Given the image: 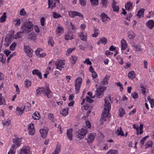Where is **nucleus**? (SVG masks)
Segmentation results:
<instances>
[{"label":"nucleus","instance_id":"09e8293b","mask_svg":"<svg viewBox=\"0 0 154 154\" xmlns=\"http://www.w3.org/2000/svg\"><path fill=\"white\" fill-rule=\"evenodd\" d=\"M119 115L121 117H122L125 113L124 110L122 108H121L119 110Z\"/></svg>","mask_w":154,"mask_h":154},{"label":"nucleus","instance_id":"6e6552de","mask_svg":"<svg viewBox=\"0 0 154 154\" xmlns=\"http://www.w3.org/2000/svg\"><path fill=\"white\" fill-rule=\"evenodd\" d=\"M19 154H31L28 146H23L20 151Z\"/></svg>","mask_w":154,"mask_h":154},{"label":"nucleus","instance_id":"cd10ccee","mask_svg":"<svg viewBox=\"0 0 154 154\" xmlns=\"http://www.w3.org/2000/svg\"><path fill=\"white\" fill-rule=\"evenodd\" d=\"M14 145H12L11 147L9 149V151L8 152V154H15L16 152V149L14 148Z\"/></svg>","mask_w":154,"mask_h":154},{"label":"nucleus","instance_id":"0eeeda50","mask_svg":"<svg viewBox=\"0 0 154 154\" xmlns=\"http://www.w3.org/2000/svg\"><path fill=\"white\" fill-rule=\"evenodd\" d=\"M55 64L56 66V68L60 71H61L65 67V64L64 61L60 60L57 61L56 63Z\"/></svg>","mask_w":154,"mask_h":154},{"label":"nucleus","instance_id":"f257e3e1","mask_svg":"<svg viewBox=\"0 0 154 154\" xmlns=\"http://www.w3.org/2000/svg\"><path fill=\"white\" fill-rule=\"evenodd\" d=\"M36 96H40L41 94L44 93V94L45 96H47L48 98H51L52 97V93L48 87L39 88L36 90Z\"/></svg>","mask_w":154,"mask_h":154},{"label":"nucleus","instance_id":"f8f14e48","mask_svg":"<svg viewBox=\"0 0 154 154\" xmlns=\"http://www.w3.org/2000/svg\"><path fill=\"white\" fill-rule=\"evenodd\" d=\"M96 134L94 133H91L87 136L86 140L88 143H92L94 140Z\"/></svg>","mask_w":154,"mask_h":154},{"label":"nucleus","instance_id":"bb28decb","mask_svg":"<svg viewBox=\"0 0 154 154\" xmlns=\"http://www.w3.org/2000/svg\"><path fill=\"white\" fill-rule=\"evenodd\" d=\"M6 13L5 12L3 13L2 14V15L0 18V22L1 23H3L5 22L6 20Z\"/></svg>","mask_w":154,"mask_h":154},{"label":"nucleus","instance_id":"13d9d810","mask_svg":"<svg viewBox=\"0 0 154 154\" xmlns=\"http://www.w3.org/2000/svg\"><path fill=\"white\" fill-rule=\"evenodd\" d=\"M149 137V136L147 135L144 137L142 139H141L140 141V143L142 145V146H143L144 142L145 141L146 139Z\"/></svg>","mask_w":154,"mask_h":154},{"label":"nucleus","instance_id":"603ef678","mask_svg":"<svg viewBox=\"0 0 154 154\" xmlns=\"http://www.w3.org/2000/svg\"><path fill=\"white\" fill-rule=\"evenodd\" d=\"M17 46V44L14 42L10 46V50L11 51H13L15 50V48Z\"/></svg>","mask_w":154,"mask_h":154},{"label":"nucleus","instance_id":"a211bd4d","mask_svg":"<svg viewBox=\"0 0 154 154\" xmlns=\"http://www.w3.org/2000/svg\"><path fill=\"white\" fill-rule=\"evenodd\" d=\"M48 129H41L40 130V133L41 134L42 137L43 138H45L47 135Z\"/></svg>","mask_w":154,"mask_h":154},{"label":"nucleus","instance_id":"5701e85b","mask_svg":"<svg viewBox=\"0 0 154 154\" xmlns=\"http://www.w3.org/2000/svg\"><path fill=\"white\" fill-rule=\"evenodd\" d=\"M116 2L115 0H113V2L112 5V7L114 11L119 12V7L118 6H116Z\"/></svg>","mask_w":154,"mask_h":154},{"label":"nucleus","instance_id":"393cba45","mask_svg":"<svg viewBox=\"0 0 154 154\" xmlns=\"http://www.w3.org/2000/svg\"><path fill=\"white\" fill-rule=\"evenodd\" d=\"M13 23L16 26H19L21 24L20 20L19 18H16L13 20Z\"/></svg>","mask_w":154,"mask_h":154},{"label":"nucleus","instance_id":"7c9ffc66","mask_svg":"<svg viewBox=\"0 0 154 154\" xmlns=\"http://www.w3.org/2000/svg\"><path fill=\"white\" fill-rule=\"evenodd\" d=\"M128 77L131 79H133L135 78L136 75L134 71H132L129 72L128 74Z\"/></svg>","mask_w":154,"mask_h":154},{"label":"nucleus","instance_id":"79ce46f5","mask_svg":"<svg viewBox=\"0 0 154 154\" xmlns=\"http://www.w3.org/2000/svg\"><path fill=\"white\" fill-rule=\"evenodd\" d=\"M69 14L70 17H73L77 15V13L76 11H69Z\"/></svg>","mask_w":154,"mask_h":154},{"label":"nucleus","instance_id":"412c9836","mask_svg":"<svg viewBox=\"0 0 154 154\" xmlns=\"http://www.w3.org/2000/svg\"><path fill=\"white\" fill-rule=\"evenodd\" d=\"M32 74L38 76L40 79L42 78V75L40 72L37 69H35L32 71Z\"/></svg>","mask_w":154,"mask_h":154},{"label":"nucleus","instance_id":"a878e982","mask_svg":"<svg viewBox=\"0 0 154 154\" xmlns=\"http://www.w3.org/2000/svg\"><path fill=\"white\" fill-rule=\"evenodd\" d=\"M14 30H11L9 31L7 34L5 38H11L14 37Z\"/></svg>","mask_w":154,"mask_h":154},{"label":"nucleus","instance_id":"6ab92c4d","mask_svg":"<svg viewBox=\"0 0 154 154\" xmlns=\"http://www.w3.org/2000/svg\"><path fill=\"white\" fill-rule=\"evenodd\" d=\"M133 7V3L130 1L127 2L125 4V8L127 10H131Z\"/></svg>","mask_w":154,"mask_h":154},{"label":"nucleus","instance_id":"ddd939ff","mask_svg":"<svg viewBox=\"0 0 154 154\" xmlns=\"http://www.w3.org/2000/svg\"><path fill=\"white\" fill-rule=\"evenodd\" d=\"M25 107L22 108L18 106L16 108V113L18 116H20L23 113Z\"/></svg>","mask_w":154,"mask_h":154},{"label":"nucleus","instance_id":"473e14b6","mask_svg":"<svg viewBox=\"0 0 154 154\" xmlns=\"http://www.w3.org/2000/svg\"><path fill=\"white\" fill-rule=\"evenodd\" d=\"M144 11V9H140L138 11L136 16H139V18H140L141 16L143 17V16Z\"/></svg>","mask_w":154,"mask_h":154},{"label":"nucleus","instance_id":"bf43d9fd","mask_svg":"<svg viewBox=\"0 0 154 154\" xmlns=\"http://www.w3.org/2000/svg\"><path fill=\"white\" fill-rule=\"evenodd\" d=\"M131 95L132 96L133 98L134 99L137 98L138 97V93L136 92H135L133 93H132L131 94Z\"/></svg>","mask_w":154,"mask_h":154},{"label":"nucleus","instance_id":"dca6fc26","mask_svg":"<svg viewBox=\"0 0 154 154\" xmlns=\"http://www.w3.org/2000/svg\"><path fill=\"white\" fill-rule=\"evenodd\" d=\"M11 42V39H2V44L6 47L8 46Z\"/></svg>","mask_w":154,"mask_h":154},{"label":"nucleus","instance_id":"8fccbe9b","mask_svg":"<svg viewBox=\"0 0 154 154\" xmlns=\"http://www.w3.org/2000/svg\"><path fill=\"white\" fill-rule=\"evenodd\" d=\"M92 5L94 6L97 5L98 4V0H90Z\"/></svg>","mask_w":154,"mask_h":154},{"label":"nucleus","instance_id":"2eb2a0df","mask_svg":"<svg viewBox=\"0 0 154 154\" xmlns=\"http://www.w3.org/2000/svg\"><path fill=\"white\" fill-rule=\"evenodd\" d=\"M121 47L122 50H124L127 48V43L124 39H122L121 41Z\"/></svg>","mask_w":154,"mask_h":154},{"label":"nucleus","instance_id":"052dcab7","mask_svg":"<svg viewBox=\"0 0 154 154\" xmlns=\"http://www.w3.org/2000/svg\"><path fill=\"white\" fill-rule=\"evenodd\" d=\"M85 100L87 102H89V103H92L94 101V100H93L91 99L88 96H86Z\"/></svg>","mask_w":154,"mask_h":154},{"label":"nucleus","instance_id":"4d7b16f0","mask_svg":"<svg viewBox=\"0 0 154 154\" xmlns=\"http://www.w3.org/2000/svg\"><path fill=\"white\" fill-rule=\"evenodd\" d=\"M106 154H118V152L115 150H110Z\"/></svg>","mask_w":154,"mask_h":154},{"label":"nucleus","instance_id":"c85d7f7f","mask_svg":"<svg viewBox=\"0 0 154 154\" xmlns=\"http://www.w3.org/2000/svg\"><path fill=\"white\" fill-rule=\"evenodd\" d=\"M116 133L118 135H121L122 136H124L123 132L122 131V128L121 127L118 128L116 131Z\"/></svg>","mask_w":154,"mask_h":154},{"label":"nucleus","instance_id":"e433bc0d","mask_svg":"<svg viewBox=\"0 0 154 154\" xmlns=\"http://www.w3.org/2000/svg\"><path fill=\"white\" fill-rule=\"evenodd\" d=\"M22 32H18L14 36V38H21L23 37V34Z\"/></svg>","mask_w":154,"mask_h":154},{"label":"nucleus","instance_id":"774afa93","mask_svg":"<svg viewBox=\"0 0 154 154\" xmlns=\"http://www.w3.org/2000/svg\"><path fill=\"white\" fill-rule=\"evenodd\" d=\"M84 63H86L87 65H91L92 63L91 61L89 60V58L86 59V60L84 61Z\"/></svg>","mask_w":154,"mask_h":154},{"label":"nucleus","instance_id":"de8ad7c7","mask_svg":"<svg viewBox=\"0 0 154 154\" xmlns=\"http://www.w3.org/2000/svg\"><path fill=\"white\" fill-rule=\"evenodd\" d=\"M48 117L49 119L53 122H55V119L54 118L53 114L52 113H49L48 115Z\"/></svg>","mask_w":154,"mask_h":154},{"label":"nucleus","instance_id":"f704fd0d","mask_svg":"<svg viewBox=\"0 0 154 154\" xmlns=\"http://www.w3.org/2000/svg\"><path fill=\"white\" fill-rule=\"evenodd\" d=\"M32 117L34 119H39L40 116V114L38 112H35L33 114Z\"/></svg>","mask_w":154,"mask_h":154},{"label":"nucleus","instance_id":"a18cd8bd","mask_svg":"<svg viewBox=\"0 0 154 154\" xmlns=\"http://www.w3.org/2000/svg\"><path fill=\"white\" fill-rule=\"evenodd\" d=\"M60 146H57L54 151L51 154H58L60 151Z\"/></svg>","mask_w":154,"mask_h":154},{"label":"nucleus","instance_id":"1a4fd4ad","mask_svg":"<svg viewBox=\"0 0 154 154\" xmlns=\"http://www.w3.org/2000/svg\"><path fill=\"white\" fill-rule=\"evenodd\" d=\"M110 110H104L102 112V114L101 116L102 121L103 120L106 121L107 119H108L110 117L109 114V112Z\"/></svg>","mask_w":154,"mask_h":154},{"label":"nucleus","instance_id":"3c124183","mask_svg":"<svg viewBox=\"0 0 154 154\" xmlns=\"http://www.w3.org/2000/svg\"><path fill=\"white\" fill-rule=\"evenodd\" d=\"M25 85L26 88H28L31 85V83L30 81L28 80H26L25 81Z\"/></svg>","mask_w":154,"mask_h":154},{"label":"nucleus","instance_id":"4468645a","mask_svg":"<svg viewBox=\"0 0 154 154\" xmlns=\"http://www.w3.org/2000/svg\"><path fill=\"white\" fill-rule=\"evenodd\" d=\"M13 143H14V144H13L12 145H14V148H16L19 146L20 145V140L19 138H16L15 139H13Z\"/></svg>","mask_w":154,"mask_h":154},{"label":"nucleus","instance_id":"e2e57ef3","mask_svg":"<svg viewBox=\"0 0 154 154\" xmlns=\"http://www.w3.org/2000/svg\"><path fill=\"white\" fill-rule=\"evenodd\" d=\"M73 38L71 33H68L66 35L65 38Z\"/></svg>","mask_w":154,"mask_h":154},{"label":"nucleus","instance_id":"6e6d98bb","mask_svg":"<svg viewBox=\"0 0 154 154\" xmlns=\"http://www.w3.org/2000/svg\"><path fill=\"white\" fill-rule=\"evenodd\" d=\"M116 84L118 86L120 87V90L122 91L123 90V88L122 87V84L120 82H116Z\"/></svg>","mask_w":154,"mask_h":154},{"label":"nucleus","instance_id":"c03bdc74","mask_svg":"<svg viewBox=\"0 0 154 154\" xmlns=\"http://www.w3.org/2000/svg\"><path fill=\"white\" fill-rule=\"evenodd\" d=\"M132 46L134 47V48L135 49V51H142V48H141L140 46V45H132Z\"/></svg>","mask_w":154,"mask_h":154},{"label":"nucleus","instance_id":"58836bf2","mask_svg":"<svg viewBox=\"0 0 154 154\" xmlns=\"http://www.w3.org/2000/svg\"><path fill=\"white\" fill-rule=\"evenodd\" d=\"M64 29L61 26H58L57 29V33L62 34L63 33Z\"/></svg>","mask_w":154,"mask_h":154},{"label":"nucleus","instance_id":"37998d69","mask_svg":"<svg viewBox=\"0 0 154 154\" xmlns=\"http://www.w3.org/2000/svg\"><path fill=\"white\" fill-rule=\"evenodd\" d=\"M25 107V109L27 111H30L31 109V106L30 103H27L26 104V106H24Z\"/></svg>","mask_w":154,"mask_h":154},{"label":"nucleus","instance_id":"72a5a7b5","mask_svg":"<svg viewBox=\"0 0 154 154\" xmlns=\"http://www.w3.org/2000/svg\"><path fill=\"white\" fill-rule=\"evenodd\" d=\"M82 82V79L81 77L78 78V92L79 91L80 88V87Z\"/></svg>","mask_w":154,"mask_h":154},{"label":"nucleus","instance_id":"39448f33","mask_svg":"<svg viewBox=\"0 0 154 154\" xmlns=\"http://www.w3.org/2000/svg\"><path fill=\"white\" fill-rule=\"evenodd\" d=\"M109 99L111 100V96H109L108 97H106L104 100V106L105 107L104 108V110H110L111 109V104L109 102Z\"/></svg>","mask_w":154,"mask_h":154},{"label":"nucleus","instance_id":"9b49d317","mask_svg":"<svg viewBox=\"0 0 154 154\" xmlns=\"http://www.w3.org/2000/svg\"><path fill=\"white\" fill-rule=\"evenodd\" d=\"M35 129L34 126V124L32 123L30 124L29 125L28 132L30 135H33L35 133Z\"/></svg>","mask_w":154,"mask_h":154},{"label":"nucleus","instance_id":"49530a36","mask_svg":"<svg viewBox=\"0 0 154 154\" xmlns=\"http://www.w3.org/2000/svg\"><path fill=\"white\" fill-rule=\"evenodd\" d=\"M135 34L132 31L128 32V37L129 38H133L135 37Z\"/></svg>","mask_w":154,"mask_h":154},{"label":"nucleus","instance_id":"0e129e2a","mask_svg":"<svg viewBox=\"0 0 154 154\" xmlns=\"http://www.w3.org/2000/svg\"><path fill=\"white\" fill-rule=\"evenodd\" d=\"M20 14L21 16H24L26 14V12L24 9H22L20 11Z\"/></svg>","mask_w":154,"mask_h":154},{"label":"nucleus","instance_id":"7ed1b4c3","mask_svg":"<svg viewBox=\"0 0 154 154\" xmlns=\"http://www.w3.org/2000/svg\"><path fill=\"white\" fill-rule=\"evenodd\" d=\"M87 128L86 127H84L79 130L78 134V139L81 140L83 139L88 131Z\"/></svg>","mask_w":154,"mask_h":154},{"label":"nucleus","instance_id":"20e7f679","mask_svg":"<svg viewBox=\"0 0 154 154\" xmlns=\"http://www.w3.org/2000/svg\"><path fill=\"white\" fill-rule=\"evenodd\" d=\"M23 50L27 55L29 57H31L33 55V51L29 46H27L24 44Z\"/></svg>","mask_w":154,"mask_h":154},{"label":"nucleus","instance_id":"423d86ee","mask_svg":"<svg viewBox=\"0 0 154 154\" xmlns=\"http://www.w3.org/2000/svg\"><path fill=\"white\" fill-rule=\"evenodd\" d=\"M96 88L97 90L95 92L96 95L97 97H99L102 95H103V92L106 89V88L100 86L99 88Z\"/></svg>","mask_w":154,"mask_h":154},{"label":"nucleus","instance_id":"b1692460","mask_svg":"<svg viewBox=\"0 0 154 154\" xmlns=\"http://www.w3.org/2000/svg\"><path fill=\"white\" fill-rule=\"evenodd\" d=\"M110 77L109 75H106L102 81V84L103 85H107L108 83V80Z\"/></svg>","mask_w":154,"mask_h":154},{"label":"nucleus","instance_id":"a19ab883","mask_svg":"<svg viewBox=\"0 0 154 154\" xmlns=\"http://www.w3.org/2000/svg\"><path fill=\"white\" fill-rule=\"evenodd\" d=\"M77 58L75 56H72L71 58H70V61L71 63L72 64H74L76 62Z\"/></svg>","mask_w":154,"mask_h":154},{"label":"nucleus","instance_id":"5fc2aeb1","mask_svg":"<svg viewBox=\"0 0 154 154\" xmlns=\"http://www.w3.org/2000/svg\"><path fill=\"white\" fill-rule=\"evenodd\" d=\"M53 17L54 18H57L61 17V16L59 14H57L56 12L53 13Z\"/></svg>","mask_w":154,"mask_h":154},{"label":"nucleus","instance_id":"9d476101","mask_svg":"<svg viewBox=\"0 0 154 154\" xmlns=\"http://www.w3.org/2000/svg\"><path fill=\"white\" fill-rule=\"evenodd\" d=\"M100 17L101 18L102 21L105 23H106L110 20V18L105 14L104 13H102L100 15Z\"/></svg>","mask_w":154,"mask_h":154},{"label":"nucleus","instance_id":"c9c22d12","mask_svg":"<svg viewBox=\"0 0 154 154\" xmlns=\"http://www.w3.org/2000/svg\"><path fill=\"white\" fill-rule=\"evenodd\" d=\"M153 143V142L151 140H149L145 144L146 147L145 148L147 149L149 147H152Z\"/></svg>","mask_w":154,"mask_h":154},{"label":"nucleus","instance_id":"4be33fe9","mask_svg":"<svg viewBox=\"0 0 154 154\" xmlns=\"http://www.w3.org/2000/svg\"><path fill=\"white\" fill-rule=\"evenodd\" d=\"M72 129H69L67 130L66 135L68 139L70 140H72Z\"/></svg>","mask_w":154,"mask_h":154},{"label":"nucleus","instance_id":"f3484780","mask_svg":"<svg viewBox=\"0 0 154 154\" xmlns=\"http://www.w3.org/2000/svg\"><path fill=\"white\" fill-rule=\"evenodd\" d=\"M147 26L150 29H152L154 26V22L153 20H149L146 23Z\"/></svg>","mask_w":154,"mask_h":154},{"label":"nucleus","instance_id":"338daca9","mask_svg":"<svg viewBox=\"0 0 154 154\" xmlns=\"http://www.w3.org/2000/svg\"><path fill=\"white\" fill-rule=\"evenodd\" d=\"M143 125L142 124H141L140 126L139 127V129L140 130V131L139 133V134H142L143 133Z\"/></svg>","mask_w":154,"mask_h":154},{"label":"nucleus","instance_id":"c756f323","mask_svg":"<svg viewBox=\"0 0 154 154\" xmlns=\"http://www.w3.org/2000/svg\"><path fill=\"white\" fill-rule=\"evenodd\" d=\"M6 102L4 97L2 96V93L0 94V106L3 105H5Z\"/></svg>","mask_w":154,"mask_h":154},{"label":"nucleus","instance_id":"aec40b11","mask_svg":"<svg viewBox=\"0 0 154 154\" xmlns=\"http://www.w3.org/2000/svg\"><path fill=\"white\" fill-rule=\"evenodd\" d=\"M69 108L62 109L60 111V113L63 116H66L68 114Z\"/></svg>","mask_w":154,"mask_h":154},{"label":"nucleus","instance_id":"2f4dec72","mask_svg":"<svg viewBox=\"0 0 154 154\" xmlns=\"http://www.w3.org/2000/svg\"><path fill=\"white\" fill-rule=\"evenodd\" d=\"M6 57L3 53L0 54V62L4 63L6 61Z\"/></svg>","mask_w":154,"mask_h":154},{"label":"nucleus","instance_id":"680f3d73","mask_svg":"<svg viewBox=\"0 0 154 154\" xmlns=\"http://www.w3.org/2000/svg\"><path fill=\"white\" fill-rule=\"evenodd\" d=\"M79 2L81 5L85 6L86 5V1L85 0H79Z\"/></svg>","mask_w":154,"mask_h":154},{"label":"nucleus","instance_id":"864d4df0","mask_svg":"<svg viewBox=\"0 0 154 154\" xmlns=\"http://www.w3.org/2000/svg\"><path fill=\"white\" fill-rule=\"evenodd\" d=\"M107 39H100L99 42H97L98 44L102 43L104 45H105L107 42Z\"/></svg>","mask_w":154,"mask_h":154},{"label":"nucleus","instance_id":"f03ea898","mask_svg":"<svg viewBox=\"0 0 154 154\" xmlns=\"http://www.w3.org/2000/svg\"><path fill=\"white\" fill-rule=\"evenodd\" d=\"M33 24L32 22L27 20L24 22L22 25L21 30L23 33H29L33 29Z\"/></svg>","mask_w":154,"mask_h":154},{"label":"nucleus","instance_id":"4c0bfd02","mask_svg":"<svg viewBox=\"0 0 154 154\" xmlns=\"http://www.w3.org/2000/svg\"><path fill=\"white\" fill-rule=\"evenodd\" d=\"M2 122L4 125L7 126H8L11 123V121L9 119H7L6 120L3 121Z\"/></svg>","mask_w":154,"mask_h":154},{"label":"nucleus","instance_id":"ea45409f","mask_svg":"<svg viewBox=\"0 0 154 154\" xmlns=\"http://www.w3.org/2000/svg\"><path fill=\"white\" fill-rule=\"evenodd\" d=\"M75 49V48H68L67 50V51L66 53V55L67 56H69L70 54L72 53V51Z\"/></svg>","mask_w":154,"mask_h":154},{"label":"nucleus","instance_id":"69168bd1","mask_svg":"<svg viewBox=\"0 0 154 154\" xmlns=\"http://www.w3.org/2000/svg\"><path fill=\"white\" fill-rule=\"evenodd\" d=\"M108 1L107 0H102V3L103 5V7H105L106 6V4L107 3Z\"/></svg>","mask_w":154,"mask_h":154}]
</instances>
